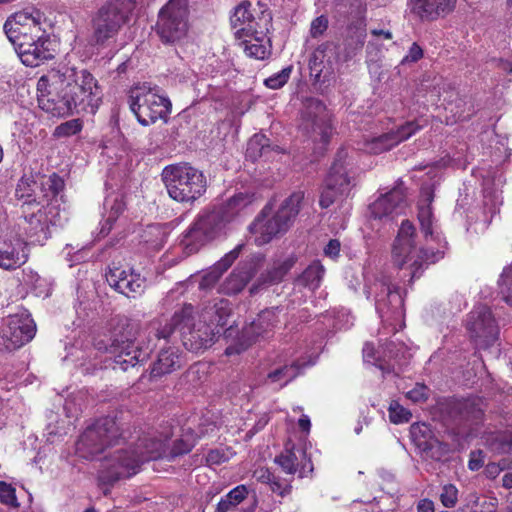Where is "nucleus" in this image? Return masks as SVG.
Here are the masks:
<instances>
[{
	"instance_id": "obj_1",
	"label": "nucleus",
	"mask_w": 512,
	"mask_h": 512,
	"mask_svg": "<svg viewBox=\"0 0 512 512\" xmlns=\"http://www.w3.org/2000/svg\"><path fill=\"white\" fill-rule=\"evenodd\" d=\"M39 107L53 117L94 114L101 101L102 90L87 70L61 65L43 75L37 83Z\"/></svg>"
},
{
	"instance_id": "obj_2",
	"label": "nucleus",
	"mask_w": 512,
	"mask_h": 512,
	"mask_svg": "<svg viewBox=\"0 0 512 512\" xmlns=\"http://www.w3.org/2000/svg\"><path fill=\"white\" fill-rule=\"evenodd\" d=\"M432 200L433 196L428 194L418 203L417 218L423 235V244L417 247L414 225L409 220H403L393 245L394 263L398 267L409 264L413 268L412 277H415L423 266L442 259L447 249V241L434 225Z\"/></svg>"
},
{
	"instance_id": "obj_3",
	"label": "nucleus",
	"mask_w": 512,
	"mask_h": 512,
	"mask_svg": "<svg viewBox=\"0 0 512 512\" xmlns=\"http://www.w3.org/2000/svg\"><path fill=\"white\" fill-rule=\"evenodd\" d=\"M165 443L151 434L137 437L136 443L115 450L102 464L101 479L113 483L138 473L142 463L162 457Z\"/></svg>"
},
{
	"instance_id": "obj_4",
	"label": "nucleus",
	"mask_w": 512,
	"mask_h": 512,
	"mask_svg": "<svg viewBox=\"0 0 512 512\" xmlns=\"http://www.w3.org/2000/svg\"><path fill=\"white\" fill-rule=\"evenodd\" d=\"M192 320L193 306L185 304L175 311L170 322L162 324L161 321H154L150 324V329L158 339H167L176 329H179L183 345L192 352L211 347L222 333L220 329L212 327L208 322L205 323L201 318L197 324H192Z\"/></svg>"
},
{
	"instance_id": "obj_5",
	"label": "nucleus",
	"mask_w": 512,
	"mask_h": 512,
	"mask_svg": "<svg viewBox=\"0 0 512 512\" xmlns=\"http://www.w3.org/2000/svg\"><path fill=\"white\" fill-rule=\"evenodd\" d=\"M131 437L128 423L123 417L106 416L86 428L76 444V450L81 457L93 459L107 447Z\"/></svg>"
},
{
	"instance_id": "obj_6",
	"label": "nucleus",
	"mask_w": 512,
	"mask_h": 512,
	"mask_svg": "<svg viewBox=\"0 0 512 512\" xmlns=\"http://www.w3.org/2000/svg\"><path fill=\"white\" fill-rule=\"evenodd\" d=\"M161 176L168 195L180 203H194L207 189L203 172L189 163L168 165L163 169Z\"/></svg>"
},
{
	"instance_id": "obj_7",
	"label": "nucleus",
	"mask_w": 512,
	"mask_h": 512,
	"mask_svg": "<svg viewBox=\"0 0 512 512\" xmlns=\"http://www.w3.org/2000/svg\"><path fill=\"white\" fill-rule=\"evenodd\" d=\"M303 199L304 192H294L270 218L266 216V208L263 209L261 215L249 226L251 233L255 234V243L262 246L274 237L285 233L298 215Z\"/></svg>"
},
{
	"instance_id": "obj_8",
	"label": "nucleus",
	"mask_w": 512,
	"mask_h": 512,
	"mask_svg": "<svg viewBox=\"0 0 512 512\" xmlns=\"http://www.w3.org/2000/svg\"><path fill=\"white\" fill-rule=\"evenodd\" d=\"M227 225L225 217L215 207L212 210L203 211L184 231L181 245L188 254L195 253L224 235Z\"/></svg>"
},
{
	"instance_id": "obj_9",
	"label": "nucleus",
	"mask_w": 512,
	"mask_h": 512,
	"mask_svg": "<svg viewBox=\"0 0 512 512\" xmlns=\"http://www.w3.org/2000/svg\"><path fill=\"white\" fill-rule=\"evenodd\" d=\"M122 328L123 331H114L107 342L102 339L96 340L95 347L111 355L113 369L127 371L130 367L145 362L149 353L134 344L132 329H129L128 324H122Z\"/></svg>"
},
{
	"instance_id": "obj_10",
	"label": "nucleus",
	"mask_w": 512,
	"mask_h": 512,
	"mask_svg": "<svg viewBox=\"0 0 512 512\" xmlns=\"http://www.w3.org/2000/svg\"><path fill=\"white\" fill-rule=\"evenodd\" d=\"M129 106L138 122L143 126L165 119L171 110L170 100L159 94L157 87L144 83L132 88Z\"/></svg>"
},
{
	"instance_id": "obj_11",
	"label": "nucleus",
	"mask_w": 512,
	"mask_h": 512,
	"mask_svg": "<svg viewBox=\"0 0 512 512\" xmlns=\"http://www.w3.org/2000/svg\"><path fill=\"white\" fill-rule=\"evenodd\" d=\"M135 5V0L107 1L93 19L92 42L103 45L117 35L121 27L128 22Z\"/></svg>"
},
{
	"instance_id": "obj_12",
	"label": "nucleus",
	"mask_w": 512,
	"mask_h": 512,
	"mask_svg": "<svg viewBox=\"0 0 512 512\" xmlns=\"http://www.w3.org/2000/svg\"><path fill=\"white\" fill-rule=\"evenodd\" d=\"M351 166L348 152L345 149L339 150L320 196L319 204L322 208L330 207L338 197L349 194L354 181Z\"/></svg>"
},
{
	"instance_id": "obj_13",
	"label": "nucleus",
	"mask_w": 512,
	"mask_h": 512,
	"mask_svg": "<svg viewBox=\"0 0 512 512\" xmlns=\"http://www.w3.org/2000/svg\"><path fill=\"white\" fill-rule=\"evenodd\" d=\"M157 33L164 43H176L188 32V1L169 0L160 10Z\"/></svg>"
},
{
	"instance_id": "obj_14",
	"label": "nucleus",
	"mask_w": 512,
	"mask_h": 512,
	"mask_svg": "<svg viewBox=\"0 0 512 512\" xmlns=\"http://www.w3.org/2000/svg\"><path fill=\"white\" fill-rule=\"evenodd\" d=\"M367 298L374 297L375 308L380 317H401L404 301L398 288L392 284L390 277L381 275L365 288Z\"/></svg>"
},
{
	"instance_id": "obj_15",
	"label": "nucleus",
	"mask_w": 512,
	"mask_h": 512,
	"mask_svg": "<svg viewBox=\"0 0 512 512\" xmlns=\"http://www.w3.org/2000/svg\"><path fill=\"white\" fill-rule=\"evenodd\" d=\"M280 311L281 310L278 307H273L260 312L253 322L242 329L241 335L238 339L234 340L226 347L225 354L227 356L240 354L259 337L266 336L280 323Z\"/></svg>"
},
{
	"instance_id": "obj_16",
	"label": "nucleus",
	"mask_w": 512,
	"mask_h": 512,
	"mask_svg": "<svg viewBox=\"0 0 512 512\" xmlns=\"http://www.w3.org/2000/svg\"><path fill=\"white\" fill-rule=\"evenodd\" d=\"M12 44L22 63L29 67H37L54 57L53 43L44 29L24 35Z\"/></svg>"
},
{
	"instance_id": "obj_17",
	"label": "nucleus",
	"mask_w": 512,
	"mask_h": 512,
	"mask_svg": "<svg viewBox=\"0 0 512 512\" xmlns=\"http://www.w3.org/2000/svg\"><path fill=\"white\" fill-rule=\"evenodd\" d=\"M466 329L476 347L481 349L491 346L499 334V328L491 310L485 305L476 306L469 313Z\"/></svg>"
},
{
	"instance_id": "obj_18",
	"label": "nucleus",
	"mask_w": 512,
	"mask_h": 512,
	"mask_svg": "<svg viewBox=\"0 0 512 512\" xmlns=\"http://www.w3.org/2000/svg\"><path fill=\"white\" fill-rule=\"evenodd\" d=\"M36 325L29 314L10 315L0 335V345L7 351L16 350L33 339Z\"/></svg>"
},
{
	"instance_id": "obj_19",
	"label": "nucleus",
	"mask_w": 512,
	"mask_h": 512,
	"mask_svg": "<svg viewBox=\"0 0 512 512\" xmlns=\"http://www.w3.org/2000/svg\"><path fill=\"white\" fill-rule=\"evenodd\" d=\"M333 43L326 41L320 44L309 59L310 76L314 83L330 85L335 80L336 69Z\"/></svg>"
},
{
	"instance_id": "obj_20",
	"label": "nucleus",
	"mask_w": 512,
	"mask_h": 512,
	"mask_svg": "<svg viewBox=\"0 0 512 512\" xmlns=\"http://www.w3.org/2000/svg\"><path fill=\"white\" fill-rule=\"evenodd\" d=\"M43 18V14L35 8L18 11L8 17L4 23V32L11 43L17 42L24 35L39 33L43 30L41 27Z\"/></svg>"
},
{
	"instance_id": "obj_21",
	"label": "nucleus",
	"mask_w": 512,
	"mask_h": 512,
	"mask_svg": "<svg viewBox=\"0 0 512 512\" xmlns=\"http://www.w3.org/2000/svg\"><path fill=\"white\" fill-rule=\"evenodd\" d=\"M54 207L49 205L39 204L38 207L32 206V202L22 204L23 218L26 226L24 229L30 237H40L46 239L49 235L50 225L55 222L49 217L52 214Z\"/></svg>"
},
{
	"instance_id": "obj_22",
	"label": "nucleus",
	"mask_w": 512,
	"mask_h": 512,
	"mask_svg": "<svg viewBox=\"0 0 512 512\" xmlns=\"http://www.w3.org/2000/svg\"><path fill=\"white\" fill-rule=\"evenodd\" d=\"M106 279L112 288L129 298L140 296L145 289L144 277L130 268L113 267L106 274Z\"/></svg>"
},
{
	"instance_id": "obj_23",
	"label": "nucleus",
	"mask_w": 512,
	"mask_h": 512,
	"mask_svg": "<svg viewBox=\"0 0 512 512\" xmlns=\"http://www.w3.org/2000/svg\"><path fill=\"white\" fill-rule=\"evenodd\" d=\"M406 206L404 189L397 186L374 201L370 205V212L375 219L393 220L404 213Z\"/></svg>"
},
{
	"instance_id": "obj_24",
	"label": "nucleus",
	"mask_w": 512,
	"mask_h": 512,
	"mask_svg": "<svg viewBox=\"0 0 512 512\" xmlns=\"http://www.w3.org/2000/svg\"><path fill=\"white\" fill-rule=\"evenodd\" d=\"M275 463L281 469L290 475L298 473L300 478H303L307 473L313 471V465L310 458L307 456L306 451L302 448H297L294 443L288 442L284 450L275 458Z\"/></svg>"
},
{
	"instance_id": "obj_25",
	"label": "nucleus",
	"mask_w": 512,
	"mask_h": 512,
	"mask_svg": "<svg viewBox=\"0 0 512 512\" xmlns=\"http://www.w3.org/2000/svg\"><path fill=\"white\" fill-rule=\"evenodd\" d=\"M262 261V255L258 254L240 262L221 285V291L225 294L241 292L255 275Z\"/></svg>"
},
{
	"instance_id": "obj_26",
	"label": "nucleus",
	"mask_w": 512,
	"mask_h": 512,
	"mask_svg": "<svg viewBox=\"0 0 512 512\" xmlns=\"http://www.w3.org/2000/svg\"><path fill=\"white\" fill-rule=\"evenodd\" d=\"M456 0H409L408 5L413 14L422 20H435L450 13Z\"/></svg>"
},
{
	"instance_id": "obj_27",
	"label": "nucleus",
	"mask_w": 512,
	"mask_h": 512,
	"mask_svg": "<svg viewBox=\"0 0 512 512\" xmlns=\"http://www.w3.org/2000/svg\"><path fill=\"white\" fill-rule=\"evenodd\" d=\"M231 314V307L228 300L224 298L214 299L206 304L200 314L203 321L208 322L214 328H219L222 332L227 325L228 318Z\"/></svg>"
},
{
	"instance_id": "obj_28",
	"label": "nucleus",
	"mask_w": 512,
	"mask_h": 512,
	"mask_svg": "<svg viewBox=\"0 0 512 512\" xmlns=\"http://www.w3.org/2000/svg\"><path fill=\"white\" fill-rule=\"evenodd\" d=\"M183 364V358L176 347L162 349L153 363L151 375L161 377L179 369Z\"/></svg>"
},
{
	"instance_id": "obj_29",
	"label": "nucleus",
	"mask_w": 512,
	"mask_h": 512,
	"mask_svg": "<svg viewBox=\"0 0 512 512\" xmlns=\"http://www.w3.org/2000/svg\"><path fill=\"white\" fill-rule=\"evenodd\" d=\"M244 244H238L233 250L226 253L206 274L203 275L199 287L209 289L219 280L221 275L234 263L239 257Z\"/></svg>"
},
{
	"instance_id": "obj_30",
	"label": "nucleus",
	"mask_w": 512,
	"mask_h": 512,
	"mask_svg": "<svg viewBox=\"0 0 512 512\" xmlns=\"http://www.w3.org/2000/svg\"><path fill=\"white\" fill-rule=\"evenodd\" d=\"M259 36L257 31H251L248 34H244L241 39H237L238 46L243 49L244 53L249 57L256 60H264L270 55V48L266 45V36L260 33Z\"/></svg>"
},
{
	"instance_id": "obj_31",
	"label": "nucleus",
	"mask_w": 512,
	"mask_h": 512,
	"mask_svg": "<svg viewBox=\"0 0 512 512\" xmlns=\"http://www.w3.org/2000/svg\"><path fill=\"white\" fill-rule=\"evenodd\" d=\"M249 1H242L234 9L231 16V25L235 29L236 39H241L244 34L254 31V15Z\"/></svg>"
},
{
	"instance_id": "obj_32",
	"label": "nucleus",
	"mask_w": 512,
	"mask_h": 512,
	"mask_svg": "<svg viewBox=\"0 0 512 512\" xmlns=\"http://www.w3.org/2000/svg\"><path fill=\"white\" fill-rule=\"evenodd\" d=\"M310 108H314L315 115L311 118V127L315 137L319 136L320 141L328 143L332 135L331 119L324 104L318 100L312 101Z\"/></svg>"
},
{
	"instance_id": "obj_33",
	"label": "nucleus",
	"mask_w": 512,
	"mask_h": 512,
	"mask_svg": "<svg viewBox=\"0 0 512 512\" xmlns=\"http://www.w3.org/2000/svg\"><path fill=\"white\" fill-rule=\"evenodd\" d=\"M28 260L25 247L18 243L3 242L0 244V268L14 270L24 265Z\"/></svg>"
},
{
	"instance_id": "obj_34",
	"label": "nucleus",
	"mask_w": 512,
	"mask_h": 512,
	"mask_svg": "<svg viewBox=\"0 0 512 512\" xmlns=\"http://www.w3.org/2000/svg\"><path fill=\"white\" fill-rule=\"evenodd\" d=\"M366 28L363 21L351 23L344 38L345 59H350L362 50L366 41Z\"/></svg>"
},
{
	"instance_id": "obj_35",
	"label": "nucleus",
	"mask_w": 512,
	"mask_h": 512,
	"mask_svg": "<svg viewBox=\"0 0 512 512\" xmlns=\"http://www.w3.org/2000/svg\"><path fill=\"white\" fill-rule=\"evenodd\" d=\"M253 200V194L249 192H239L215 208L225 217L226 222L229 224L237 215L252 204Z\"/></svg>"
},
{
	"instance_id": "obj_36",
	"label": "nucleus",
	"mask_w": 512,
	"mask_h": 512,
	"mask_svg": "<svg viewBox=\"0 0 512 512\" xmlns=\"http://www.w3.org/2000/svg\"><path fill=\"white\" fill-rule=\"evenodd\" d=\"M301 368L298 362L277 367L267 374L264 383L276 385L278 389H281L301 373Z\"/></svg>"
},
{
	"instance_id": "obj_37",
	"label": "nucleus",
	"mask_w": 512,
	"mask_h": 512,
	"mask_svg": "<svg viewBox=\"0 0 512 512\" xmlns=\"http://www.w3.org/2000/svg\"><path fill=\"white\" fill-rule=\"evenodd\" d=\"M40 180L33 176H23L16 187V196L18 199H25L23 203L32 202V206L38 207L41 204Z\"/></svg>"
},
{
	"instance_id": "obj_38",
	"label": "nucleus",
	"mask_w": 512,
	"mask_h": 512,
	"mask_svg": "<svg viewBox=\"0 0 512 512\" xmlns=\"http://www.w3.org/2000/svg\"><path fill=\"white\" fill-rule=\"evenodd\" d=\"M295 259L293 257H286L278 259L273 262L271 267L262 273L259 281L262 284H276L282 281L284 276L294 266Z\"/></svg>"
},
{
	"instance_id": "obj_39",
	"label": "nucleus",
	"mask_w": 512,
	"mask_h": 512,
	"mask_svg": "<svg viewBox=\"0 0 512 512\" xmlns=\"http://www.w3.org/2000/svg\"><path fill=\"white\" fill-rule=\"evenodd\" d=\"M446 110L453 114L455 121H462L470 118L473 114V104L466 96H460L458 92H452L449 96Z\"/></svg>"
},
{
	"instance_id": "obj_40",
	"label": "nucleus",
	"mask_w": 512,
	"mask_h": 512,
	"mask_svg": "<svg viewBox=\"0 0 512 512\" xmlns=\"http://www.w3.org/2000/svg\"><path fill=\"white\" fill-rule=\"evenodd\" d=\"M324 273V266L315 260L296 279V283L313 291L320 286Z\"/></svg>"
},
{
	"instance_id": "obj_41",
	"label": "nucleus",
	"mask_w": 512,
	"mask_h": 512,
	"mask_svg": "<svg viewBox=\"0 0 512 512\" xmlns=\"http://www.w3.org/2000/svg\"><path fill=\"white\" fill-rule=\"evenodd\" d=\"M104 206L109 209V213L105 224L101 228V233L108 234L112 229L113 223L124 211L125 204L119 195H114L106 198Z\"/></svg>"
},
{
	"instance_id": "obj_42",
	"label": "nucleus",
	"mask_w": 512,
	"mask_h": 512,
	"mask_svg": "<svg viewBox=\"0 0 512 512\" xmlns=\"http://www.w3.org/2000/svg\"><path fill=\"white\" fill-rule=\"evenodd\" d=\"M248 495L245 485L233 488L217 504L216 512H228L231 508L240 504Z\"/></svg>"
},
{
	"instance_id": "obj_43",
	"label": "nucleus",
	"mask_w": 512,
	"mask_h": 512,
	"mask_svg": "<svg viewBox=\"0 0 512 512\" xmlns=\"http://www.w3.org/2000/svg\"><path fill=\"white\" fill-rule=\"evenodd\" d=\"M397 145V141H394L393 134L385 133L378 137H373L365 142V150L368 153L380 154L390 150Z\"/></svg>"
},
{
	"instance_id": "obj_44",
	"label": "nucleus",
	"mask_w": 512,
	"mask_h": 512,
	"mask_svg": "<svg viewBox=\"0 0 512 512\" xmlns=\"http://www.w3.org/2000/svg\"><path fill=\"white\" fill-rule=\"evenodd\" d=\"M39 180L41 187V197L43 199L57 196L64 188V181L55 173L50 175L48 178L41 177Z\"/></svg>"
},
{
	"instance_id": "obj_45",
	"label": "nucleus",
	"mask_w": 512,
	"mask_h": 512,
	"mask_svg": "<svg viewBox=\"0 0 512 512\" xmlns=\"http://www.w3.org/2000/svg\"><path fill=\"white\" fill-rule=\"evenodd\" d=\"M363 359L367 363L377 366L383 374L398 373L395 364L376 357V351L371 343H365L363 347Z\"/></svg>"
},
{
	"instance_id": "obj_46",
	"label": "nucleus",
	"mask_w": 512,
	"mask_h": 512,
	"mask_svg": "<svg viewBox=\"0 0 512 512\" xmlns=\"http://www.w3.org/2000/svg\"><path fill=\"white\" fill-rule=\"evenodd\" d=\"M458 410L466 420H479L483 415L480 399H465L458 404Z\"/></svg>"
},
{
	"instance_id": "obj_47",
	"label": "nucleus",
	"mask_w": 512,
	"mask_h": 512,
	"mask_svg": "<svg viewBox=\"0 0 512 512\" xmlns=\"http://www.w3.org/2000/svg\"><path fill=\"white\" fill-rule=\"evenodd\" d=\"M268 141L265 135L255 134L248 142L247 156L253 160L257 157H261L269 148Z\"/></svg>"
},
{
	"instance_id": "obj_48",
	"label": "nucleus",
	"mask_w": 512,
	"mask_h": 512,
	"mask_svg": "<svg viewBox=\"0 0 512 512\" xmlns=\"http://www.w3.org/2000/svg\"><path fill=\"white\" fill-rule=\"evenodd\" d=\"M83 128L80 119H71L58 125L53 132L56 138H67L78 134Z\"/></svg>"
},
{
	"instance_id": "obj_49",
	"label": "nucleus",
	"mask_w": 512,
	"mask_h": 512,
	"mask_svg": "<svg viewBox=\"0 0 512 512\" xmlns=\"http://www.w3.org/2000/svg\"><path fill=\"white\" fill-rule=\"evenodd\" d=\"M421 129V126L416 121H408L405 124L401 125L395 131H390V134H393L394 141H397V145L411 136L416 134Z\"/></svg>"
},
{
	"instance_id": "obj_50",
	"label": "nucleus",
	"mask_w": 512,
	"mask_h": 512,
	"mask_svg": "<svg viewBox=\"0 0 512 512\" xmlns=\"http://www.w3.org/2000/svg\"><path fill=\"white\" fill-rule=\"evenodd\" d=\"M291 72H292L291 66L285 67L281 71L266 78L264 80V84L266 87H268L270 89H274V90L280 89L288 82Z\"/></svg>"
},
{
	"instance_id": "obj_51",
	"label": "nucleus",
	"mask_w": 512,
	"mask_h": 512,
	"mask_svg": "<svg viewBox=\"0 0 512 512\" xmlns=\"http://www.w3.org/2000/svg\"><path fill=\"white\" fill-rule=\"evenodd\" d=\"M500 288L503 299L512 306V264L503 270Z\"/></svg>"
},
{
	"instance_id": "obj_52",
	"label": "nucleus",
	"mask_w": 512,
	"mask_h": 512,
	"mask_svg": "<svg viewBox=\"0 0 512 512\" xmlns=\"http://www.w3.org/2000/svg\"><path fill=\"white\" fill-rule=\"evenodd\" d=\"M388 412L390 421L395 424L408 422L412 417L410 411H408L395 401L390 403Z\"/></svg>"
},
{
	"instance_id": "obj_53",
	"label": "nucleus",
	"mask_w": 512,
	"mask_h": 512,
	"mask_svg": "<svg viewBox=\"0 0 512 512\" xmlns=\"http://www.w3.org/2000/svg\"><path fill=\"white\" fill-rule=\"evenodd\" d=\"M195 445V439L192 436L178 439L174 442V445L169 453V458L174 459L175 457L184 455L192 450Z\"/></svg>"
},
{
	"instance_id": "obj_54",
	"label": "nucleus",
	"mask_w": 512,
	"mask_h": 512,
	"mask_svg": "<svg viewBox=\"0 0 512 512\" xmlns=\"http://www.w3.org/2000/svg\"><path fill=\"white\" fill-rule=\"evenodd\" d=\"M0 502L13 508L19 507L15 488L3 481H0Z\"/></svg>"
},
{
	"instance_id": "obj_55",
	"label": "nucleus",
	"mask_w": 512,
	"mask_h": 512,
	"mask_svg": "<svg viewBox=\"0 0 512 512\" xmlns=\"http://www.w3.org/2000/svg\"><path fill=\"white\" fill-rule=\"evenodd\" d=\"M441 503L447 507L452 508L456 505L458 501V489L453 484H446L442 487V491L440 493Z\"/></svg>"
},
{
	"instance_id": "obj_56",
	"label": "nucleus",
	"mask_w": 512,
	"mask_h": 512,
	"mask_svg": "<svg viewBox=\"0 0 512 512\" xmlns=\"http://www.w3.org/2000/svg\"><path fill=\"white\" fill-rule=\"evenodd\" d=\"M328 26H329V20H328L327 16L320 15V16L316 17L315 19L312 20V22L310 24V30H309L310 37H312L314 39H318V38L322 37L325 34V32L327 31Z\"/></svg>"
},
{
	"instance_id": "obj_57",
	"label": "nucleus",
	"mask_w": 512,
	"mask_h": 512,
	"mask_svg": "<svg viewBox=\"0 0 512 512\" xmlns=\"http://www.w3.org/2000/svg\"><path fill=\"white\" fill-rule=\"evenodd\" d=\"M428 392L427 386L417 383L413 389L406 393V397L414 403H420L428 398Z\"/></svg>"
},
{
	"instance_id": "obj_58",
	"label": "nucleus",
	"mask_w": 512,
	"mask_h": 512,
	"mask_svg": "<svg viewBox=\"0 0 512 512\" xmlns=\"http://www.w3.org/2000/svg\"><path fill=\"white\" fill-rule=\"evenodd\" d=\"M487 504L488 503L484 497H481L476 493L469 495L468 507L471 512H488L490 511V507H486Z\"/></svg>"
},
{
	"instance_id": "obj_59",
	"label": "nucleus",
	"mask_w": 512,
	"mask_h": 512,
	"mask_svg": "<svg viewBox=\"0 0 512 512\" xmlns=\"http://www.w3.org/2000/svg\"><path fill=\"white\" fill-rule=\"evenodd\" d=\"M269 487L273 493H276L281 497L289 495L292 490V486L290 484L281 481L280 478L276 476H274L273 480L269 483Z\"/></svg>"
},
{
	"instance_id": "obj_60",
	"label": "nucleus",
	"mask_w": 512,
	"mask_h": 512,
	"mask_svg": "<svg viewBox=\"0 0 512 512\" xmlns=\"http://www.w3.org/2000/svg\"><path fill=\"white\" fill-rule=\"evenodd\" d=\"M228 460L226 453L220 449L210 450L206 456L208 465H219Z\"/></svg>"
},
{
	"instance_id": "obj_61",
	"label": "nucleus",
	"mask_w": 512,
	"mask_h": 512,
	"mask_svg": "<svg viewBox=\"0 0 512 512\" xmlns=\"http://www.w3.org/2000/svg\"><path fill=\"white\" fill-rule=\"evenodd\" d=\"M495 449L501 453H510L512 451V437L508 435H499L496 438Z\"/></svg>"
},
{
	"instance_id": "obj_62",
	"label": "nucleus",
	"mask_w": 512,
	"mask_h": 512,
	"mask_svg": "<svg viewBox=\"0 0 512 512\" xmlns=\"http://www.w3.org/2000/svg\"><path fill=\"white\" fill-rule=\"evenodd\" d=\"M423 57V50L422 48L416 44L413 43L407 53V55L403 58L402 63H414L420 60Z\"/></svg>"
},
{
	"instance_id": "obj_63",
	"label": "nucleus",
	"mask_w": 512,
	"mask_h": 512,
	"mask_svg": "<svg viewBox=\"0 0 512 512\" xmlns=\"http://www.w3.org/2000/svg\"><path fill=\"white\" fill-rule=\"evenodd\" d=\"M341 244L337 239H331L324 248V254L330 258L339 256Z\"/></svg>"
},
{
	"instance_id": "obj_64",
	"label": "nucleus",
	"mask_w": 512,
	"mask_h": 512,
	"mask_svg": "<svg viewBox=\"0 0 512 512\" xmlns=\"http://www.w3.org/2000/svg\"><path fill=\"white\" fill-rule=\"evenodd\" d=\"M275 475L266 468H259L254 471V477L261 483L268 484L273 480Z\"/></svg>"
}]
</instances>
